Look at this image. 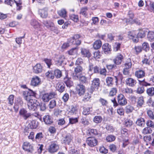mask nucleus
<instances>
[{
    "instance_id": "1",
    "label": "nucleus",
    "mask_w": 154,
    "mask_h": 154,
    "mask_svg": "<svg viewBox=\"0 0 154 154\" xmlns=\"http://www.w3.org/2000/svg\"><path fill=\"white\" fill-rule=\"evenodd\" d=\"M35 92L30 89L28 91H24L23 93L24 98L27 101V106L29 110L35 111L39 104L36 100L32 98V97L35 96Z\"/></svg>"
},
{
    "instance_id": "2",
    "label": "nucleus",
    "mask_w": 154,
    "mask_h": 154,
    "mask_svg": "<svg viewBox=\"0 0 154 154\" xmlns=\"http://www.w3.org/2000/svg\"><path fill=\"white\" fill-rule=\"evenodd\" d=\"M124 60V57L123 55L120 53H118L113 59V61L114 63L113 64L107 65L106 66L107 67H117V66L120 65L122 62Z\"/></svg>"
},
{
    "instance_id": "3",
    "label": "nucleus",
    "mask_w": 154,
    "mask_h": 154,
    "mask_svg": "<svg viewBox=\"0 0 154 154\" xmlns=\"http://www.w3.org/2000/svg\"><path fill=\"white\" fill-rule=\"evenodd\" d=\"M81 36L79 34H75L73 35L72 37L68 39V42L70 45H79L81 43V40L79 39Z\"/></svg>"
},
{
    "instance_id": "4",
    "label": "nucleus",
    "mask_w": 154,
    "mask_h": 154,
    "mask_svg": "<svg viewBox=\"0 0 154 154\" xmlns=\"http://www.w3.org/2000/svg\"><path fill=\"white\" fill-rule=\"evenodd\" d=\"M59 148V146L56 141H52L48 148V151L51 153L57 152Z\"/></svg>"
},
{
    "instance_id": "5",
    "label": "nucleus",
    "mask_w": 154,
    "mask_h": 154,
    "mask_svg": "<svg viewBox=\"0 0 154 154\" xmlns=\"http://www.w3.org/2000/svg\"><path fill=\"white\" fill-rule=\"evenodd\" d=\"M22 148L29 154H32L34 151V148L32 145L27 142L24 143Z\"/></svg>"
},
{
    "instance_id": "6",
    "label": "nucleus",
    "mask_w": 154,
    "mask_h": 154,
    "mask_svg": "<svg viewBox=\"0 0 154 154\" xmlns=\"http://www.w3.org/2000/svg\"><path fill=\"white\" fill-rule=\"evenodd\" d=\"M56 94L54 92L45 93L42 97V100L44 102H48L50 99L54 98Z\"/></svg>"
},
{
    "instance_id": "7",
    "label": "nucleus",
    "mask_w": 154,
    "mask_h": 154,
    "mask_svg": "<svg viewBox=\"0 0 154 154\" xmlns=\"http://www.w3.org/2000/svg\"><path fill=\"white\" fill-rule=\"evenodd\" d=\"M128 37L132 40L134 42L137 43L138 41V39L137 32L135 30H132L128 32Z\"/></svg>"
},
{
    "instance_id": "8",
    "label": "nucleus",
    "mask_w": 154,
    "mask_h": 154,
    "mask_svg": "<svg viewBox=\"0 0 154 154\" xmlns=\"http://www.w3.org/2000/svg\"><path fill=\"white\" fill-rule=\"evenodd\" d=\"M42 23L44 26L48 29L51 28V30L52 31L54 30H57V29H55L54 23L51 20H45L43 21Z\"/></svg>"
},
{
    "instance_id": "9",
    "label": "nucleus",
    "mask_w": 154,
    "mask_h": 154,
    "mask_svg": "<svg viewBox=\"0 0 154 154\" xmlns=\"http://www.w3.org/2000/svg\"><path fill=\"white\" fill-rule=\"evenodd\" d=\"M19 114L24 120H26L31 116L30 113L28 112L27 111L23 108L21 109L19 111Z\"/></svg>"
},
{
    "instance_id": "10",
    "label": "nucleus",
    "mask_w": 154,
    "mask_h": 154,
    "mask_svg": "<svg viewBox=\"0 0 154 154\" xmlns=\"http://www.w3.org/2000/svg\"><path fill=\"white\" fill-rule=\"evenodd\" d=\"M117 98L118 103L119 105L124 106L127 104V100L122 94H119L117 96Z\"/></svg>"
},
{
    "instance_id": "11",
    "label": "nucleus",
    "mask_w": 154,
    "mask_h": 154,
    "mask_svg": "<svg viewBox=\"0 0 154 154\" xmlns=\"http://www.w3.org/2000/svg\"><path fill=\"white\" fill-rule=\"evenodd\" d=\"M86 142L88 145L91 147L95 146L97 145V141L94 137L88 138Z\"/></svg>"
},
{
    "instance_id": "12",
    "label": "nucleus",
    "mask_w": 154,
    "mask_h": 154,
    "mask_svg": "<svg viewBox=\"0 0 154 154\" xmlns=\"http://www.w3.org/2000/svg\"><path fill=\"white\" fill-rule=\"evenodd\" d=\"M41 84V79L37 76L33 77L32 78L30 82L31 85L34 87L38 86Z\"/></svg>"
},
{
    "instance_id": "13",
    "label": "nucleus",
    "mask_w": 154,
    "mask_h": 154,
    "mask_svg": "<svg viewBox=\"0 0 154 154\" xmlns=\"http://www.w3.org/2000/svg\"><path fill=\"white\" fill-rule=\"evenodd\" d=\"M100 80L98 78H95L94 79L91 86V89L92 92L96 90H97L100 86Z\"/></svg>"
},
{
    "instance_id": "14",
    "label": "nucleus",
    "mask_w": 154,
    "mask_h": 154,
    "mask_svg": "<svg viewBox=\"0 0 154 154\" xmlns=\"http://www.w3.org/2000/svg\"><path fill=\"white\" fill-rule=\"evenodd\" d=\"M48 9L46 7L39 9L38 11L39 14L42 18H46L48 16Z\"/></svg>"
},
{
    "instance_id": "15",
    "label": "nucleus",
    "mask_w": 154,
    "mask_h": 154,
    "mask_svg": "<svg viewBox=\"0 0 154 154\" xmlns=\"http://www.w3.org/2000/svg\"><path fill=\"white\" fill-rule=\"evenodd\" d=\"M102 48L104 53L106 54L110 53L112 50L111 45L107 43L103 45Z\"/></svg>"
},
{
    "instance_id": "16",
    "label": "nucleus",
    "mask_w": 154,
    "mask_h": 154,
    "mask_svg": "<svg viewBox=\"0 0 154 154\" xmlns=\"http://www.w3.org/2000/svg\"><path fill=\"white\" fill-rule=\"evenodd\" d=\"M81 54L83 57L90 58L91 56V54L88 49L85 48H82L81 49Z\"/></svg>"
},
{
    "instance_id": "17",
    "label": "nucleus",
    "mask_w": 154,
    "mask_h": 154,
    "mask_svg": "<svg viewBox=\"0 0 154 154\" xmlns=\"http://www.w3.org/2000/svg\"><path fill=\"white\" fill-rule=\"evenodd\" d=\"M125 82L127 85L131 87L135 86L137 83L135 80L131 78H127L125 81Z\"/></svg>"
},
{
    "instance_id": "18",
    "label": "nucleus",
    "mask_w": 154,
    "mask_h": 154,
    "mask_svg": "<svg viewBox=\"0 0 154 154\" xmlns=\"http://www.w3.org/2000/svg\"><path fill=\"white\" fill-rule=\"evenodd\" d=\"M76 89L80 95H82L85 92V87L82 85L78 84L76 87Z\"/></svg>"
},
{
    "instance_id": "19",
    "label": "nucleus",
    "mask_w": 154,
    "mask_h": 154,
    "mask_svg": "<svg viewBox=\"0 0 154 154\" xmlns=\"http://www.w3.org/2000/svg\"><path fill=\"white\" fill-rule=\"evenodd\" d=\"M102 45V42L100 40H97L93 43V47L95 50H98L100 48Z\"/></svg>"
},
{
    "instance_id": "20",
    "label": "nucleus",
    "mask_w": 154,
    "mask_h": 154,
    "mask_svg": "<svg viewBox=\"0 0 154 154\" xmlns=\"http://www.w3.org/2000/svg\"><path fill=\"white\" fill-rule=\"evenodd\" d=\"M73 78L76 80L79 79V81L82 83H85L87 82V78L81 74H80L79 75L74 76Z\"/></svg>"
},
{
    "instance_id": "21",
    "label": "nucleus",
    "mask_w": 154,
    "mask_h": 154,
    "mask_svg": "<svg viewBox=\"0 0 154 154\" xmlns=\"http://www.w3.org/2000/svg\"><path fill=\"white\" fill-rule=\"evenodd\" d=\"M146 29H139V32L137 34L138 38H142L144 37L146 35Z\"/></svg>"
},
{
    "instance_id": "22",
    "label": "nucleus",
    "mask_w": 154,
    "mask_h": 154,
    "mask_svg": "<svg viewBox=\"0 0 154 154\" xmlns=\"http://www.w3.org/2000/svg\"><path fill=\"white\" fill-rule=\"evenodd\" d=\"M56 88L58 91L61 93L64 90L65 85L63 83L59 82L57 84Z\"/></svg>"
},
{
    "instance_id": "23",
    "label": "nucleus",
    "mask_w": 154,
    "mask_h": 154,
    "mask_svg": "<svg viewBox=\"0 0 154 154\" xmlns=\"http://www.w3.org/2000/svg\"><path fill=\"white\" fill-rule=\"evenodd\" d=\"M43 120L45 124L47 125H50L53 122L51 117L49 115H46L43 117Z\"/></svg>"
},
{
    "instance_id": "24",
    "label": "nucleus",
    "mask_w": 154,
    "mask_h": 154,
    "mask_svg": "<svg viewBox=\"0 0 154 154\" xmlns=\"http://www.w3.org/2000/svg\"><path fill=\"white\" fill-rule=\"evenodd\" d=\"M72 137L70 134H68L64 138L63 142L66 144H69L72 140Z\"/></svg>"
},
{
    "instance_id": "25",
    "label": "nucleus",
    "mask_w": 154,
    "mask_h": 154,
    "mask_svg": "<svg viewBox=\"0 0 154 154\" xmlns=\"http://www.w3.org/2000/svg\"><path fill=\"white\" fill-rule=\"evenodd\" d=\"M57 14L61 17L66 19L67 17V11L65 9H62L57 11Z\"/></svg>"
},
{
    "instance_id": "26",
    "label": "nucleus",
    "mask_w": 154,
    "mask_h": 154,
    "mask_svg": "<svg viewBox=\"0 0 154 154\" xmlns=\"http://www.w3.org/2000/svg\"><path fill=\"white\" fill-rule=\"evenodd\" d=\"M31 25L35 29H37L40 28V23L35 20H32L30 22Z\"/></svg>"
},
{
    "instance_id": "27",
    "label": "nucleus",
    "mask_w": 154,
    "mask_h": 154,
    "mask_svg": "<svg viewBox=\"0 0 154 154\" xmlns=\"http://www.w3.org/2000/svg\"><path fill=\"white\" fill-rule=\"evenodd\" d=\"M135 75L138 78H142L145 76V73L144 71L139 70L135 72Z\"/></svg>"
},
{
    "instance_id": "28",
    "label": "nucleus",
    "mask_w": 154,
    "mask_h": 154,
    "mask_svg": "<svg viewBox=\"0 0 154 154\" xmlns=\"http://www.w3.org/2000/svg\"><path fill=\"white\" fill-rule=\"evenodd\" d=\"M88 8L87 7L82 8L80 9L79 14L83 15L84 17H87Z\"/></svg>"
},
{
    "instance_id": "29",
    "label": "nucleus",
    "mask_w": 154,
    "mask_h": 154,
    "mask_svg": "<svg viewBox=\"0 0 154 154\" xmlns=\"http://www.w3.org/2000/svg\"><path fill=\"white\" fill-rule=\"evenodd\" d=\"M142 51V47L140 46H135L133 48L134 53L137 55L140 53Z\"/></svg>"
},
{
    "instance_id": "30",
    "label": "nucleus",
    "mask_w": 154,
    "mask_h": 154,
    "mask_svg": "<svg viewBox=\"0 0 154 154\" xmlns=\"http://www.w3.org/2000/svg\"><path fill=\"white\" fill-rule=\"evenodd\" d=\"M136 124L139 126L143 127L145 125V120L143 118H139L137 119Z\"/></svg>"
},
{
    "instance_id": "31",
    "label": "nucleus",
    "mask_w": 154,
    "mask_h": 154,
    "mask_svg": "<svg viewBox=\"0 0 154 154\" xmlns=\"http://www.w3.org/2000/svg\"><path fill=\"white\" fill-rule=\"evenodd\" d=\"M54 73L52 71H48L45 73V75L48 79H53L54 78Z\"/></svg>"
},
{
    "instance_id": "32",
    "label": "nucleus",
    "mask_w": 154,
    "mask_h": 154,
    "mask_svg": "<svg viewBox=\"0 0 154 154\" xmlns=\"http://www.w3.org/2000/svg\"><path fill=\"white\" fill-rule=\"evenodd\" d=\"M128 14L129 18H127L126 19V22L127 23L130 24L131 22V21H132L134 19V13L131 11H129Z\"/></svg>"
},
{
    "instance_id": "33",
    "label": "nucleus",
    "mask_w": 154,
    "mask_h": 154,
    "mask_svg": "<svg viewBox=\"0 0 154 154\" xmlns=\"http://www.w3.org/2000/svg\"><path fill=\"white\" fill-rule=\"evenodd\" d=\"M69 17L70 20L75 22L77 23L79 21V16L78 15L71 14L69 15Z\"/></svg>"
},
{
    "instance_id": "34",
    "label": "nucleus",
    "mask_w": 154,
    "mask_h": 154,
    "mask_svg": "<svg viewBox=\"0 0 154 154\" xmlns=\"http://www.w3.org/2000/svg\"><path fill=\"white\" fill-rule=\"evenodd\" d=\"M64 82L66 85L69 87L72 86L73 85V82L71 80V78L65 77L64 79Z\"/></svg>"
},
{
    "instance_id": "35",
    "label": "nucleus",
    "mask_w": 154,
    "mask_h": 154,
    "mask_svg": "<svg viewBox=\"0 0 154 154\" xmlns=\"http://www.w3.org/2000/svg\"><path fill=\"white\" fill-rule=\"evenodd\" d=\"M38 123V122L35 120L32 121L29 124V127L31 129H35L37 127Z\"/></svg>"
},
{
    "instance_id": "36",
    "label": "nucleus",
    "mask_w": 154,
    "mask_h": 154,
    "mask_svg": "<svg viewBox=\"0 0 154 154\" xmlns=\"http://www.w3.org/2000/svg\"><path fill=\"white\" fill-rule=\"evenodd\" d=\"M144 103L143 97H140L138 98L137 106L138 107H141Z\"/></svg>"
},
{
    "instance_id": "37",
    "label": "nucleus",
    "mask_w": 154,
    "mask_h": 154,
    "mask_svg": "<svg viewBox=\"0 0 154 154\" xmlns=\"http://www.w3.org/2000/svg\"><path fill=\"white\" fill-rule=\"evenodd\" d=\"M142 49H143L146 51L149 50L150 47L149 44L146 42H144L142 44Z\"/></svg>"
},
{
    "instance_id": "38",
    "label": "nucleus",
    "mask_w": 154,
    "mask_h": 154,
    "mask_svg": "<svg viewBox=\"0 0 154 154\" xmlns=\"http://www.w3.org/2000/svg\"><path fill=\"white\" fill-rule=\"evenodd\" d=\"M152 132V130L150 127H147L144 128L142 131V133L144 134H148Z\"/></svg>"
},
{
    "instance_id": "39",
    "label": "nucleus",
    "mask_w": 154,
    "mask_h": 154,
    "mask_svg": "<svg viewBox=\"0 0 154 154\" xmlns=\"http://www.w3.org/2000/svg\"><path fill=\"white\" fill-rule=\"evenodd\" d=\"M147 38L150 41H154V32L149 31L147 34Z\"/></svg>"
},
{
    "instance_id": "40",
    "label": "nucleus",
    "mask_w": 154,
    "mask_h": 154,
    "mask_svg": "<svg viewBox=\"0 0 154 154\" xmlns=\"http://www.w3.org/2000/svg\"><path fill=\"white\" fill-rule=\"evenodd\" d=\"M99 68H94V70L95 72L99 73L100 74L102 75L105 74L106 70L105 68H103L102 69H98Z\"/></svg>"
},
{
    "instance_id": "41",
    "label": "nucleus",
    "mask_w": 154,
    "mask_h": 154,
    "mask_svg": "<svg viewBox=\"0 0 154 154\" xmlns=\"http://www.w3.org/2000/svg\"><path fill=\"white\" fill-rule=\"evenodd\" d=\"M78 49L76 48H73L68 51V53L70 55H74L78 53Z\"/></svg>"
},
{
    "instance_id": "42",
    "label": "nucleus",
    "mask_w": 154,
    "mask_h": 154,
    "mask_svg": "<svg viewBox=\"0 0 154 154\" xmlns=\"http://www.w3.org/2000/svg\"><path fill=\"white\" fill-rule=\"evenodd\" d=\"M146 92L148 95L152 96L154 95V87H151L148 88L146 90Z\"/></svg>"
},
{
    "instance_id": "43",
    "label": "nucleus",
    "mask_w": 154,
    "mask_h": 154,
    "mask_svg": "<svg viewBox=\"0 0 154 154\" xmlns=\"http://www.w3.org/2000/svg\"><path fill=\"white\" fill-rule=\"evenodd\" d=\"M18 1H15L14 3H15L17 6V10H20L22 7V2L21 0H18Z\"/></svg>"
},
{
    "instance_id": "44",
    "label": "nucleus",
    "mask_w": 154,
    "mask_h": 154,
    "mask_svg": "<svg viewBox=\"0 0 154 154\" xmlns=\"http://www.w3.org/2000/svg\"><path fill=\"white\" fill-rule=\"evenodd\" d=\"M93 57L94 58L96 59H98L100 58L101 54L100 52L98 50L93 53Z\"/></svg>"
},
{
    "instance_id": "45",
    "label": "nucleus",
    "mask_w": 154,
    "mask_h": 154,
    "mask_svg": "<svg viewBox=\"0 0 154 154\" xmlns=\"http://www.w3.org/2000/svg\"><path fill=\"white\" fill-rule=\"evenodd\" d=\"M116 139L115 136L113 135L108 136L106 138V140L108 142H110L114 141Z\"/></svg>"
},
{
    "instance_id": "46",
    "label": "nucleus",
    "mask_w": 154,
    "mask_h": 154,
    "mask_svg": "<svg viewBox=\"0 0 154 154\" xmlns=\"http://www.w3.org/2000/svg\"><path fill=\"white\" fill-rule=\"evenodd\" d=\"M15 0H5L4 3L5 4L12 7L14 4Z\"/></svg>"
},
{
    "instance_id": "47",
    "label": "nucleus",
    "mask_w": 154,
    "mask_h": 154,
    "mask_svg": "<svg viewBox=\"0 0 154 154\" xmlns=\"http://www.w3.org/2000/svg\"><path fill=\"white\" fill-rule=\"evenodd\" d=\"M113 78L111 77H108L106 79V82L107 83V85L108 86H110L112 85L113 83Z\"/></svg>"
},
{
    "instance_id": "48",
    "label": "nucleus",
    "mask_w": 154,
    "mask_h": 154,
    "mask_svg": "<svg viewBox=\"0 0 154 154\" xmlns=\"http://www.w3.org/2000/svg\"><path fill=\"white\" fill-rule=\"evenodd\" d=\"M117 92V89L116 88H112L111 89L109 92V95L110 96H113L116 94Z\"/></svg>"
},
{
    "instance_id": "49",
    "label": "nucleus",
    "mask_w": 154,
    "mask_h": 154,
    "mask_svg": "<svg viewBox=\"0 0 154 154\" xmlns=\"http://www.w3.org/2000/svg\"><path fill=\"white\" fill-rule=\"evenodd\" d=\"M91 20L92 21V22L91 23L92 25H97L98 24L99 19L98 17H93L91 19Z\"/></svg>"
},
{
    "instance_id": "50",
    "label": "nucleus",
    "mask_w": 154,
    "mask_h": 154,
    "mask_svg": "<svg viewBox=\"0 0 154 154\" xmlns=\"http://www.w3.org/2000/svg\"><path fill=\"white\" fill-rule=\"evenodd\" d=\"M54 72V75L57 78H59L62 76V72L59 70L56 69Z\"/></svg>"
},
{
    "instance_id": "51",
    "label": "nucleus",
    "mask_w": 154,
    "mask_h": 154,
    "mask_svg": "<svg viewBox=\"0 0 154 154\" xmlns=\"http://www.w3.org/2000/svg\"><path fill=\"white\" fill-rule=\"evenodd\" d=\"M134 110V107L130 105H127L125 107V111L127 113L132 112Z\"/></svg>"
},
{
    "instance_id": "52",
    "label": "nucleus",
    "mask_w": 154,
    "mask_h": 154,
    "mask_svg": "<svg viewBox=\"0 0 154 154\" xmlns=\"http://www.w3.org/2000/svg\"><path fill=\"white\" fill-rule=\"evenodd\" d=\"M133 124L132 121L130 119H127L125 121V125L127 127H130L133 125Z\"/></svg>"
},
{
    "instance_id": "53",
    "label": "nucleus",
    "mask_w": 154,
    "mask_h": 154,
    "mask_svg": "<svg viewBox=\"0 0 154 154\" xmlns=\"http://www.w3.org/2000/svg\"><path fill=\"white\" fill-rule=\"evenodd\" d=\"M25 33L24 35L22 37H17L16 38V42L18 45H20L22 43V39L24 38L25 37Z\"/></svg>"
},
{
    "instance_id": "54",
    "label": "nucleus",
    "mask_w": 154,
    "mask_h": 154,
    "mask_svg": "<svg viewBox=\"0 0 154 154\" xmlns=\"http://www.w3.org/2000/svg\"><path fill=\"white\" fill-rule=\"evenodd\" d=\"M43 61L46 64L48 67H50L52 63L51 59L45 58L44 59Z\"/></svg>"
},
{
    "instance_id": "55",
    "label": "nucleus",
    "mask_w": 154,
    "mask_h": 154,
    "mask_svg": "<svg viewBox=\"0 0 154 154\" xmlns=\"http://www.w3.org/2000/svg\"><path fill=\"white\" fill-rule=\"evenodd\" d=\"M122 91L124 93L129 94L132 93L133 92V90L131 88H123L122 90Z\"/></svg>"
},
{
    "instance_id": "56",
    "label": "nucleus",
    "mask_w": 154,
    "mask_h": 154,
    "mask_svg": "<svg viewBox=\"0 0 154 154\" xmlns=\"http://www.w3.org/2000/svg\"><path fill=\"white\" fill-rule=\"evenodd\" d=\"M102 120V118L100 116H96L94 119V122L96 123H100Z\"/></svg>"
},
{
    "instance_id": "57",
    "label": "nucleus",
    "mask_w": 154,
    "mask_h": 154,
    "mask_svg": "<svg viewBox=\"0 0 154 154\" xmlns=\"http://www.w3.org/2000/svg\"><path fill=\"white\" fill-rule=\"evenodd\" d=\"M121 44L119 42H116L115 43L114 47L113 49L115 51H117L119 50Z\"/></svg>"
},
{
    "instance_id": "58",
    "label": "nucleus",
    "mask_w": 154,
    "mask_h": 154,
    "mask_svg": "<svg viewBox=\"0 0 154 154\" xmlns=\"http://www.w3.org/2000/svg\"><path fill=\"white\" fill-rule=\"evenodd\" d=\"M82 70V68H74V72L73 73L74 76L79 75L78 74L81 72Z\"/></svg>"
},
{
    "instance_id": "59",
    "label": "nucleus",
    "mask_w": 154,
    "mask_h": 154,
    "mask_svg": "<svg viewBox=\"0 0 154 154\" xmlns=\"http://www.w3.org/2000/svg\"><path fill=\"white\" fill-rule=\"evenodd\" d=\"M89 132L91 135H96L98 134L99 132L96 129H89L88 130Z\"/></svg>"
},
{
    "instance_id": "60",
    "label": "nucleus",
    "mask_w": 154,
    "mask_h": 154,
    "mask_svg": "<svg viewBox=\"0 0 154 154\" xmlns=\"http://www.w3.org/2000/svg\"><path fill=\"white\" fill-rule=\"evenodd\" d=\"M56 105V101L55 100L51 101L49 104V108L51 109L54 108Z\"/></svg>"
},
{
    "instance_id": "61",
    "label": "nucleus",
    "mask_w": 154,
    "mask_h": 154,
    "mask_svg": "<svg viewBox=\"0 0 154 154\" xmlns=\"http://www.w3.org/2000/svg\"><path fill=\"white\" fill-rule=\"evenodd\" d=\"M16 103L17 104V105L19 106H21L23 104V102L21 98L18 97L17 98Z\"/></svg>"
},
{
    "instance_id": "62",
    "label": "nucleus",
    "mask_w": 154,
    "mask_h": 154,
    "mask_svg": "<svg viewBox=\"0 0 154 154\" xmlns=\"http://www.w3.org/2000/svg\"><path fill=\"white\" fill-rule=\"evenodd\" d=\"M69 124H75L78 122V119L77 118H69Z\"/></svg>"
},
{
    "instance_id": "63",
    "label": "nucleus",
    "mask_w": 154,
    "mask_h": 154,
    "mask_svg": "<svg viewBox=\"0 0 154 154\" xmlns=\"http://www.w3.org/2000/svg\"><path fill=\"white\" fill-rule=\"evenodd\" d=\"M14 96L13 95H11L9 96L8 98V103L11 105H12L14 103Z\"/></svg>"
},
{
    "instance_id": "64",
    "label": "nucleus",
    "mask_w": 154,
    "mask_h": 154,
    "mask_svg": "<svg viewBox=\"0 0 154 154\" xmlns=\"http://www.w3.org/2000/svg\"><path fill=\"white\" fill-rule=\"evenodd\" d=\"M146 124L148 127H150L154 128V122L151 120H148L146 123Z\"/></svg>"
}]
</instances>
